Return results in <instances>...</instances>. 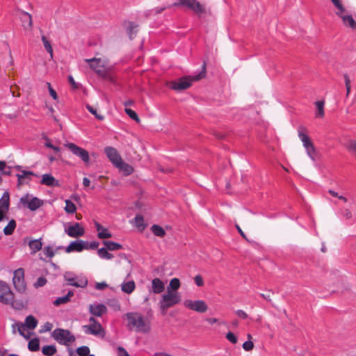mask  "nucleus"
<instances>
[{"label":"nucleus","instance_id":"f257e3e1","mask_svg":"<svg viewBox=\"0 0 356 356\" xmlns=\"http://www.w3.org/2000/svg\"><path fill=\"white\" fill-rule=\"evenodd\" d=\"M128 326L138 332L147 333L150 330L149 323L138 313H127L126 314Z\"/></svg>","mask_w":356,"mask_h":356},{"label":"nucleus","instance_id":"f03ea898","mask_svg":"<svg viewBox=\"0 0 356 356\" xmlns=\"http://www.w3.org/2000/svg\"><path fill=\"white\" fill-rule=\"evenodd\" d=\"M205 69L206 64L205 63H204V64L202 65V70L200 72L192 76H189L181 77L177 81L172 82L170 86L171 88L177 91H181L187 89L191 86L192 81H198L205 76Z\"/></svg>","mask_w":356,"mask_h":356},{"label":"nucleus","instance_id":"7ed1b4c3","mask_svg":"<svg viewBox=\"0 0 356 356\" xmlns=\"http://www.w3.org/2000/svg\"><path fill=\"white\" fill-rule=\"evenodd\" d=\"M181 301V296L178 291H167L163 294L159 301V307L163 314L170 307L178 304Z\"/></svg>","mask_w":356,"mask_h":356},{"label":"nucleus","instance_id":"20e7f679","mask_svg":"<svg viewBox=\"0 0 356 356\" xmlns=\"http://www.w3.org/2000/svg\"><path fill=\"white\" fill-rule=\"evenodd\" d=\"M331 1L337 10L336 14L342 19L343 24L346 26H350L353 29H355L356 22L351 15H346V10L341 0H331Z\"/></svg>","mask_w":356,"mask_h":356},{"label":"nucleus","instance_id":"39448f33","mask_svg":"<svg viewBox=\"0 0 356 356\" xmlns=\"http://www.w3.org/2000/svg\"><path fill=\"white\" fill-rule=\"evenodd\" d=\"M88 321L90 324L84 325L82 326V329L84 333L86 334L104 337L106 332L101 323L97 321L93 316H90Z\"/></svg>","mask_w":356,"mask_h":356},{"label":"nucleus","instance_id":"423d86ee","mask_svg":"<svg viewBox=\"0 0 356 356\" xmlns=\"http://www.w3.org/2000/svg\"><path fill=\"white\" fill-rule=\"evenodd\" d=\"M51 337L58 343L65 346H68L75 341V337L70 331L62 328L55 329L51 333Z\"/></svg>","mask_w":356,"mask_h":356},{"label":"nucleus","instance_id":"0eeeda50","mask_svg":"<svg viewBox=\"0 0 356 356\" xmlns=\"http://www.w3.org/2000/svg\"><path fill=\"white\" fill-rule=\"evenodd\" d=\"M305 131V129L303 127H300L298 130V137L302 143L303 147H305L308 156L314 161L316 149L309 137L307 135Z\"/></svg>","mask_w":356,"mask_h":356},{"label":"nucleus","instance_id":"6e6552de","mask_svg":"<svg viewBox=\"0 0 356 356\" xmlns=\"http://www.w3.org/2000/svg\"><path fill=\"white\" fill-rule=\"evenodd\" d=\"M84 61L89 64L90 67L100 76L104 77L106 75V62L101 58H92L85 59Z\"/></svg>","mask_w":356,"mask_h":356},{"label":"nucleus","instance_id":"1a4fd4ad","mask_svg":"<svg viewBox=\"0 0 356 356\" xmlns=\"http://www.w3.org/2000/svg\"><path fill=\"white\" fill-rule=\"evenodd\" d=\"M64 280L68 285L75 287L83 288L88 284V280L82 275H76L72 272H66L64 274Z\"/></svg>","mask_w":356,"mask_h":356},{"label":"nucleus","instance_id":"9d476101","mask_svg":"<svg viewBox=\"0 0 356 356\" xmlns=\"http://www.w3.org/2000/svg\"><path fill=\"white\" fill-rule=\"evenodd\" d=\"M13 283L15 289L19 293H24L26 289V284L24 280V269L19 268L13 273Z\"/></svg>","mask_w":356,"mask_h":356},{"label":"nucleus","instance_id":"9b49d317","mask_svg":"<svg viewBox=\"0 0 356 356\" xmlns=\"http://www.w3.org/2000/svg\"><path fill=\"white\" fill-rule=\"evenodd\" d=\"M20 202L23 206L27 207L32 211L37 210L42 204V200L36 197H33L32 195L26 194L20 198Z\"/></svg>","mask_w":356,"mask_h":356},{"label":"nucleus","instance_id":"f8f14e48","mask_svg":"<svg viewBox=\"0 0 356 356\" xmlns=\"http://www.w3.org/2000/svg\"><path fill=\"white\" fill-rule=\"evenodd\" d=\"M15 168L19 171L16 175L17 177V186H20L24 184H28L32 181V177H38L33 171L22 170L21 165H15Z\"/></svg>","mask_w":356,"mask_h":356},{"label":"nucleus","instance_id":"ddd939ff","mask_svg":"<svg viewBox=\"0 0 356 356\" xmlns=\"http://www.w3.org/2000/svg\"><path fill=\"white\" fill-rule=\"evenodd\" d=\"M14 294L9 286L3 281H0V302L9 305L13 302Z\"/></svg>","mask_w":356,"mask_h":356},{"label":"nucleus","instance_id":"4468645a","mask_svg":"<svg viewBox=\"0 0 356 356\" xmlns=\"http://www.w3.org/2000/svg\"><path fill=\"white\" fill-rule=\"evenodd\" d=\"M174 6H183L189 8L196 13H202L204 8L197 0H177Z\"/></svg>","mask_w":356,"mask_h":356},{"label":"nucleus","instance_id":"2eb2a0df","mask_svg":"<svg viewBox=\"0 0 356 356\" xmlns=\"http://www.w3.org/2000/svg\"><path fill=\"white\" fill-rule=\"evenodd\" d=\"M184 306L191 310L204 313L207 309L208 306L205 303L204 300H185L183 302Z\"/></svg>","mask_w":356,"mask_h":356},{"label":"nucleus","instance_id":"dca6fc26","mask_svg":"<svg viewBox=\"0 0 356 356\" xmlns=\"http://www.w3.org/2000/svg\"><path fill=\"white\" fill-rule=\"evenodd\" d=\"M73 154L79 157L83 162L88 163L90 160L88 152L72 143H67L64 145Z\"/></svg>","mask_w":356,"mask_h":356},{"label":"nucleus","instance_id":"f3484780","mask_svg":"<svg viewBox=\"0 0 356 356\" xmlns=\"http://www.w3.org/2000/svg\"><path fill=\"white\" fill-rule=\"evenodd\" d=\"M65 232L69 236L76 238L84 234V228L79 223L76 222L65 228Z\"/></svg>","mask_w":356,"mask_h":356},{"label":"nucleus","instance_id":"a211bd4d","mask_svg":"<svg viewBox=\"0 0 356 356\" xmlns=\"http://www.w3.org/2000/svg\"><path fill=\"white\" fill-rule=\"evenodd\" d=\"M84 249H88L87 243L82 240H77L71 242L69 245L65 248V252L67 253L72 252H80Z\"/></svg>","mask_w":356,"mask_h":356},{"label":"nucleus","instance_id":"6ab92c4d","mask_svg":"<svg viewBox=\"0 0 356 356\" xmlns=\"http://www.w3.org/2000/svg\"><path fill=\"white\" fill-rule=\"evenodd\" d=\"M104 152L107 156V157L109 159L111 162L116 166L118 163H119L120 161H122V158L120 155L119 154L118 152L116 149L112 147H106L104 149Z\"/></svg>","mask_w":356,"mask_h":356},{"label":"nucleus","instance_id":"aec40b11","mask_svg":"<svg viewBox=\"0 0 356 356\" xmlns=\"http://www.w3.org/2000/svg\"><path fill=\"white\" fill-rule=\"evenodd\" d=\"M107 312L106 307L102 303L89 305V312L94 316L101 317Z\"/></svg>","mask_w":356,"mask_h":356},{"label":"nucleus","instance_id":"412c9836","mask_svg":"<svg viewBox=\"0 0 356 356\" xmlns=\"http://www.w3.org/2000/svg\"><path fill=\"white\" fill-rule=\"evenodd\" d=\"M130 273H128L127 275L126 279H127L130 276ZM121 290L122 292L127 294H131L132 293L134 290L136 289V283L134 280H124L121 285Z\"/></svg>","mask_w":356,"mask_h":356},{"label":"nucleus","instance_id":"4be33fe9","mask_svg":"<svg viewBox=\"0 0 356 356\" xmlns=\"http://www.w3.org/2000/svg\"><path fill=\"white\" fill-rule=\"evenodd\" d=\"M40 184L47 186H60L59 181L56 179L51 174L42 175Z\"/></svg>","mask_w":356,"mask_h":356},{"label":"nucleus","instance_id":"5701e85b","mask_svg":"<svg viewBox=\"0 0 356 356\" xmlns=\"http://www.w3.org/2000/svg\"><path fill=\"white\" fill-rule=\"evenodd\" d=\"M95 227L98 232L97 236L100 239L109 238L112 237V234L99 223L95 222Z\"/></svg>","mask_w":356,"mask_h":356},{"label":"nucleus","instance_id":"b1692460","mask_svg":"<svg viewBox=\"0 0 356 356\" xmlns=\"http://www.w3.org/2000/svg\"><path fill=\"white\" fill-rule=\"evenodd\" d=\"M164 283L159 278H154L152 281V291L154 293L159 294L163 291Z\"/></svg>","mask_w":356,"mask_h":356},{"label":"nucleus","instance_id":"393cba45","mask_svg":"<svg viewBox=\"0 0 356 356\" xmlns=\"http://www.w3.org/2000/svg\"><path fill=\"white\" fill-rule=\"evenodd\" d=\"M29 246L31 249V253L35 254L39 250H40L42 248V238L38 239H31L29 241Z\"/></svg>","mask_w":356,"mask_h":356},{"label":"nucleus","instance_id":"a878e982","mask_svg":"<svg viewBox=\"0 0 356 356\" xmlns=\"http://www.w3.org/2000/svg\"><path fill=\"white\" fill-rule=\"evenodd\" d=\"M73 296H74V292L72 291H69L65 296L57 298L54 301V305L55 306H58L60 305L66 304L68 302H70V298L72 297Z\"/></svg>","mask_w":356,"mask_h":356},{"label":"nucleus","instance_id":"bb28decb","mask_svg":"<svg viewBox=\"0 0 356 356\" xmlns=\"http://www.w3.org/2000/svg\"><path fill=\"white\" fill-rule=\"evenodd\" d=\"M115 167H117L121 172H123L124 175L127 176L132 174L134 172V168L132 166L129 164L124 163L122 161L118 163Z\"/></svg>","mask_w":356,"mask_h":356},{"label":"nucleus","instance_id":"cd10ccee","mask_svg":"<svg viewBox=\"0 0 356 356\" xmlns=\"http://www.w3.org/2000/svg\"><path fill=\"white\" fill-rule=\"evenodd\" d=\"M9 194L8 193L5 192L0 199V210L5 213L7 212L9 209Z\"/></svg>","mask_w":356,"mask_h":356},{"label":"nucleus","instance_id":"c85d7f7f","mask_svg":"<svg viewBox=\"0 0 356 356\" xmlns=\"http://www.w3.org/2000/svg\"><path fill=\"white\" fill-rule=\"evenodd\" d=\"M24 325L27 329L34 330L38 325V321L33 316L29 315L26 317Z\"/></svg>","mask_w":356,"mask_h":356},{"label":"nucleus","instance_id":"c756f323","mask_svg":"<svg viewBox=\"0 0 356 356\" xmlns=\"http://www.w3.org/2000/svg\"><path fill=\"white\" fill-rule=\"evenodd\" d=\"M22 13L23 26L26 28H31L33 24L31 15L27 12H22Z\"/></svg>","mask_w":356,"mask_h":356},{"label":"nucleus","instance_id":"7c9ffc66","mask_svg":"<svg viewBox=\"0 0 356 356\" xmlns=\"http://www.w3.org/2000/svg\"><path fill=\"white\" fill-rule=\"evenodd\" d=\"M106 248L111 251L118 250L122 248V245L118 243L111 241H104L103 242Z\"/></svg>","mask_w":356,"mask_h":356},{"label":"nucleus","instance_id":"2f4dec72","mask_svg":"<svg viewBox=\"0 0 356 356\" xmlns=\"http://www.w3.org/2000/svg\"><path fill=\"white\" fill-rule=\"evenodd\" d=\"M98 256L103 259H111L113 258V255L108 252L106 248H102L97 250Z\"/></svg>","mask_w":356,"mask_h":356},{"label":"nucleus","instance_id":"473e14b6","mask_svg":"<svg viewBox=\"0 0 356 356\" xmlns=\"http://www.w3.org/2000/svg\"><path fill=\"white\" fill-rule=\"evenodd\" d=\"M151 230L152 233L156 236L163 237L165 235V231L164 229L158 225H153L151 227Z\"/></svg>","mask_w":356,"mask_h":356},{"label":"nucleus","instance_id":"72a5a7b5","mask_svg":"<svg viewBox=\"0 0 356 356\" xmlns=\"http://www.w3.org/2000/svg\"><path fill=\"white\" fill-rule=\"evenodd\" d=\"M16 227V222L15 220L9 221L8 225L3 229V233L5 235H10L13 233Z\"/></svg>","mask_w":356,"mask_h":356},{"label":"nucleus","instance_id":"f704fd0d","mask_svg":"<svg viewBox=\"0 0 356 356\" xmlns=\"http://www.w3.org/2000/svg\"><path fill=\"white\" fill-rule=\"evenodd\" d=\"M179 287V280L178 278H173L170 280L169 286L167 287V291H177Z\"/></svg>","mask_w":356,"mask_h":356},{"label":"nucleus","instance_id":"c9c22d12","mask_svg":"<svg viewBox=\"0 0 356 356\" xmlns=\"http://www.w3.org/2000/svg\"><path fill=\"white\" fill-rule=\"evenodd\" d=\"M42 353L47 356H52L56 353V348L54 345L44 346L42 348Z\"/></svg>","mask_w":356,"mask_h":356},{"label":"nucleus","instance_id":"e433bc0d","mask_svg":"<svg viewBox=\"0 0 356 356\" xmlns=\"http://www.w3.org/2000/svg\"><path fill=\"white\" fill-rule=\"evenodd\" d=\"M28 348L29 350L35 352L40 349V342L38 338H34L29 341L28 343Z\"/></svg>","mask_w":356,"mask_h":356},{"label":"nucleus","instance_id":"4c0bfd02","mask_svg":"<svg viewBox=\"0 0 356 356\" xmlns=\"http://www.w3.org/2000/svg\"><path fill=\"white\" fill-rule=\"evenodd\" d=\"M65 202V207L64 208V210L67 213H74L76 212V207L71 200H66Z\"/></svg>","mask_w":356,"mask_h":356},{"label":"nucleus","instance_id":"58836bf2","mask_svg":"<svg viewBox=\"0 0 356 356\" xmlns=\"http://www.w3.org/2000/svg\"><path fill=\"white\" fill-rule=\"evenodd\" d=\"M316 106L317 108L316 117L317 118H323L324 116V102L323 101H317L316 103Z\"/></svg>","mask_w":356,"mask_h":356},{"label":"nucleus","instance_id":"ea45409f","mask_svg":"<svg viewBox=\"0 0 356 356\" xmlns=\"http://www.w3.org/2000/svg\"><path fill=\"white\" fill-rule=\"evenodd\" d=\"M136 28L137 25L135 24L134 22H129L127 27V31L128 34L129 35V38L132 39L136 33Z\"/></svg>","mask_w":356,"mask_h":356},{"label":"nucleus","instance_id":"a19ab883","mask_svg":"<svg viewBox=\"0 0 356 356\" xmlns=\"http://www.w3.org/2000/svg\"><path fill=\"white\" fill-rule=\"evenodd\" d=\"M43 254L46 256L48 259H51L55 255V250H54L53 247L50 245L45 246L43 248Z\"/></svg>","mask_w":356,"mask_h":356},{"label":"nucleus","instance_id":"79ce46f5","mask_svg":"<svg viewBox=\"0 0 356 356\" xmlns=\"http://www.w3.org/2000/svg\"><path fill=\"white\" fill-rule=\"evenodd\" d=\"M42 41L43 42L44 47L47 51L50 54L51 57H53V49L51 47V45L47 38L44 36H42Z\"/></svg>","mask_w":356,"mask_h":356},{"label":"nucleus","instance_id":"37998d69","mask_svg":"<svg viewBox=\"0 0 356 356\" xmlns=\"http://www.w3.org/2000/svg\"><path fill=\"white\" fill-rule=\"evenodd\" d=\"M76 353L79 356H88L90 355V349L86 346H81L76 349Z\"/></svg>","mask_w":356,"mask_h":356},{"label":"nucleus","instance_id":"c03bdc74","mask_svg":"<svg viewBox=\"0 0 356 356\" xmlns=\"http://www.w3.org/2000/svg\"><path fill=\"white\" fill-rule=\"evenodd\" d=\"M346 147L349 152H350L353 154H354L356 156V141L355 140H350Z\"/></svg>","mask_w":356,"mask_h":356},{"label":"nucleus","instance_id":"a18cd8bd","mask_svg":"<svg viewBox=\"0 0 356 356\" xmlns=\"http://www.w3.org/2000/svg\"><path fill=\"white\" fill-rule=\"evenodd\" d=\"M125 113L129 115L130 118H131L134 120H136V122L139 121V118L138 117L137 113L133 111L131 108H125Z\"/></svg>","mask_w":356,"mask_h":356},{"label":"nucleus","instance_id":"49530a36","mask_svg":"<svg viewBox=\"0 0 356 356\" xmlns=\"http://www.w3.org/2000/svg\"><path fill=\"white\" fill-rule=\"evenodd\" d=\"M47 283V279L44 277H40L33 284L35 288H39L44 286Z\"/></svg>","mask_w":356,"mask_h":356},{"label":"nucleus","instance_id":"de8ad7c7","mask_svg":"<svg viewBox=\"0 0 356 356\" xmlns=\"http://www.w3.org/2000/svg\"><path fill=\"white\" fill-rule=\"evenodd\" d=\"M226 339L233 344L236 343L238 341L236 336L232 332H229L227 333Z\"/></svg>","mask_w":356,"mask_h":356},{"label":"nucleus","instance_id":"09e8293b","mask_svg":"<svg viewBox=\"0 0 356 356\" xmlns=\"http://www.w3.org/2000/svg\"><path fill=\"white\" fill-rule=\"evenodd\" d=\"M53 327V325L52 323H49V322H47L45 323L42 327H41V329L40 330V333H44V332H49L51 330Z\"/></svg>","mask_w":356,"mask_h":356},{"label":"nucleus","instance_id":"8fccbe9b","mask_svg":"<svg viewBox=\"0 0 356 356\" xmlns=\"http://www.w3.org/2000/svg\"><path fill=\"white\" fill-rule=\"evenodd\" d=\"M17 326V330H18V332L19 334L24 337V338H26L28 339L29 337H26L25 334H24V330L26 328V327L24 326V323H16L15 324Z\"/></svg>","mask_w":356,"mask_h":356},{"label":"nucleus","instance_id":"3c124183","mask_svg":"<svg viewBox=\"0 0 356 356\" xmlns=\"http://www.w3.org/2000/svg\"><path fill=\"white\" fill-rule=\"evenodd\" d=\"M242 347L245 350L250 351L253 349L254 344L250 340H248L243 343Z\"/></svg>","mask_w":356,"mask_h":356},{"label":"nucleus","instance_id":"603ef678","mask_svg":"<svg viewBox=\"0 0 356 356\" xmlns=\"http://www.w3.org/2000/svg\"><path fill=\"white\" fill-rule=\"evenodd\" d=\"M68 81L73 89H79L80 88L81 84L79 83H76L72 76L70 75L68 76Z\"/></svg>","mask_w":356,"mask_h":356},{"label":"nucleus","instance_id":"864d4df0","mask_svg":"<svg viewBox=\"0 0 356 356\" xmlns=\"http://www.w3.org/2000/svg\"><path fill=\"white\" fill-rule=\"evenodd\" d=\"M47 86H48V89H49V92L50 95L52 97V98H53L54 100L58 99V95H57V93H56V92L55 91V90H54V89L51 88L50 83H47Z\"/></svg>","mask_w":356,"mask_h":356},{"label":"nucleus","instance_id":"5fc2aeb1","mask_svg":"<svg viewBox=\"0 0 356 356\" xmlns=\"http://www.w3.org/2000/svg\"><path fill=\"white\" fill-rule=\"evenodd\" d=\"M235 313L237 315V316L242 319H246L248 317V314L243 310L241 309L236 310Z\"/></svg>","mask_w":356,"mask_h":356},{"label":"nucleus","instance_id":"6e6d98bb","mask_svg":"<svg viewBox=\"0 0 356 356\" xmlns=\"http://www.w3.org/2000/svg\"><path fill=\"white\" fill-rule=\"evenodd\" d=\"M117 350L118 356H129V353L124 348L119 346Z\"/></svg>","mask_w":356,"mask_h":356},{"label":"nucleus","instance_id":"4d7b16f0","mask_svg":"<svg viewBox=\"0 0 356 356\" xmlns=\"http://www.w3.org/2000/svg\"><path fill=\"white\" fill-rule=\"evenodd\" d=\"M108 286V284L105 282H97L95 284V289L97 290H104Z\"/></svg>","mask_w":356,"mask_h":356},{"label":"nucleus","instance_id":"13d9d810","mask_svg":"<svg viewBox=\"0 0 356 356\" xmlns=\"http://www.w3.org/2000/svg\"><path fill=\"white\" fill-rule=\"evenodd\" d=\"M194 281H195V283L196 284L197 286H201L203 285L204 284V282H203V280L202 278V277L200 275H196L194 278Z\"/></svg>","mask_w":356,"mask_h":356},{"label":"nucleus","instance_id":"bf43d9fd","mask_svg":"<svg viewBox=\"0 0 356 356\" xmlns=\"http://www.w3.org/2000/svg\"><path fill=\"white\" fill-rule=\"evenodd\" d=\"M343 216L347 220H350L352 218V213L349 209H345L343 211Z\"/></svg>","mask_w":356,"mask_h":356},{"label":"nucleus","instance_id":"052dcab7","mask_svg":"<svg viewBox=\"0 0 356 356\" xmlns=\"http://www.w3.org/2000/svg\"><path fill=\"white\" fill-rule=\"evenodd\" d=\"M86 108L88 109V111L91 113L92 114H93L94 115H96L97 113V110L95 108H94L92 106L90 105H87L86 106Z\"/></svg>","mask_w":356,"mask_h":356},{"label":"nucleus","instance_id":"680f3d73","mask_svg":"<svg viewBox=\"0 0 356 356\" xmlns=\"http://www.w3.org/2000/svg\"><path fill=\"white\" fill-rule=\"evenodd\" d=\"M343 78H344L346 86H350V80L348 75L347 74H345L343 75Z\"/></svg>","mask_w":356,"mask_h":356},{"label":"nucleus","instance_id":"e2e57ef3","mask_svg":"<svg viewBox=\"0 0 356 356\" xmlns=\"http://www.w3.org/2000/svg\"><path fill=\"white\" fill-rule=\"evenodd\" d=\"M259 296L262 297L264 299L270 301V293H260Z\"/></svg>","mask_w":356,"mask_h":356},{"label":"nucleus","instance_id":"0e129e2a","mask_svg":"<svg viewBox=\"0 0 356 356\" xmlns=\"http://www.w3.org/2000/svg\"><path fill=\"white\" fill-rule=\"evenodd\" d=\"M90 181L88 178L84 177L83 179V184L84 186L88 187L90 186Z\"/></svg>","mask_w":356,"mask_h":356},{"label":"nucleus","instance_id":"69168bd1","mask_svg":"<svg viewBox=\"0 0 356 356\" xmlns=\"http://www.w3.org/2000/svg\"><path fill=\"white\" fill-rule=\"evenodd\" d=\"M207 321L209 323V324H214L216 323H217L218 321V320L216 318H207Z\"/></svg>","mask_w":356,"mask_h":356},{"label":"nucleus","instance_id":"338daca9","mask_svg":"<svg viewBox=\"0 0 356 356\" xmlns=\"http://www.w3.org/2000/svg\"><path fill=\"white\" fill-rule=\"evenodd\" d=\"M99 245V243L98 242H96V241H93L92 243H90V247L92 249H95V248H97Z\"/></svg>","mask_w":356,"mask_h":356},{"label":"nucleus","instance_id":"774afa93","mask_svg":"<svg viewBox=\"0 0 356 356\" xmlns=\"http://www.w3.org/2000/svg\"><path fill=\"white\" fill-rule=\"evenodd\" d=\"M154 356H172V355L165 353H156L154 354Z\"/></svg>","mask_w":356,"mask_h":356}]
</instances>
